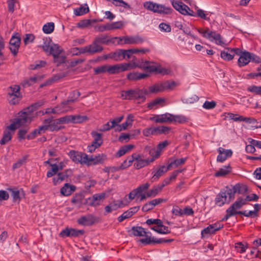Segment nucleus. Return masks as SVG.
Listing matches in <instances>:
<instances>
[{
    "label": "nucleus",
    "mask_w": 261,
    "mask_h": 261,
    "mask_svg": "<svg viewBox=\"0 0 261 261\" xmlns=\"http://www.w3.org/2000/svg\"><path fill=\"white\" fill-rule=\"evenodd\" d=\"M182 171L183 170L182 169H179L174 171L172 172V175L170 177L166 178L161 183H160V185H161V187H163L164 188L165 186L169 184L171 180L173 179H175L176 178L178 174L179 173H181Z\"/></svg>",
    "instance_id": "obj_34"
},
{
    "label": "nucleus",
    "mask_w": 261,
    "mask_h": 261,
    "mask_svg": "<svg viewBox=\"0 0 261 261\" xmlns=\"http://www.w3.org/2000/svg\"><path fill=\"white\" fill-rule=\"evenodd\" d=\"M107 159V156L103 154H98L94 157V162L93 164L96 165L98 164H102Z\"/></svg>",
    "instance_id": "obj_55"
},
{
    "label": "nucleus",
    "mask_w": 261,
    "mask_h": 261,
    "mask_svg": "<svg viewBox=\"0 0 261 261\" xmlns=\"http://www.w3.org/2000/svg\"><path fill=\"white\" fill-rule=\"evenodd\" d=\"M135 146L132 144H127L124 145L120 148L116 154V156L117 158L121 157L125 154L127 152L134 148Z\"/></svg>",
    "instance_id": "obj_36"
},
{
    "label": "nucleus",
    "mask_w": 261,
    "mask_h": 261,
    "mask_svg": "<svg viewBox=\"0 0 261 261\" xmlns=\"http://www.w3.org/2000/svg\"><path fill=\"white\" fill-rule=\"evenodd\" d=\"M103 49L102 46L100 45L98 43H95V40H93L91 44L89 45V54L93 55L96 53L101 52Z\"/></svg>",
    "instance_id": "obj_29"
},
{
    "label": "nucleus",
    "mask_w": 261,
    "mask_h": 261,
    "mask_svg": "<svg viewBox=\"0 0 261 261\" xmlns=\"http://www.w3.org/2000/svg\"><path fill=\"white\" fill-rule=\"evenodd\" d=\"M50 166H51V169L47 172V177H50L55 175L59 170V166L56 164H50Z\"/></svg>",
    "instance_id": "obj_54"
},
{
    "label": "nucleus",
    "mask_w": 261,
    "mask_h": 261,
    "mask_svg": "<svg viewBox=\"0 0 261 261\" xmlns=\"http://www.w3.org/2000/svg\"><path fill=\"white\" fill-rule=\"evenodd\" d=\"M147 90L145 88L131 89L128 90L122 91L121 98L123 100H141L142 102L145 101L147 95Z\"/></svg>",
    "instance_id": "obj_1"
},
{
    "label": "nucleus",
    "mask_w": 261,
    "mask_h": 261,
    "mask_svg": "<svg viewBox=\"0 0 261 261\" xmlns=\"http://www.w3.org/2000/svg\"><path fill=\"white\" fill-rule=\"evenodd\" d=\"M123 24L122 21H116L111 23H107L105 25H99L98 30L100 32H103L105 31L119 29L122 27Z\"/></svg>",
    "instance_id": "obj_17"
},
{
    "label": "nucleus",
    "mask_w": 261,
    "mask_h": 261,
    "mask_svg": "<svg viewBox=\"0 0 261 261\" xmlns=\"http://www.w3.org/2000/svg\"><path fill=\"white\" fill-rule=\"evenodd\" d=\"M163 91L164 90L162 83L156 84L153 86L149 87L148 90H147V95L151 93H158Z\"/></svg>",
    "instance_id": "obj_38"
},
{
    "label": "nucleus",
    "mask_w": 261,
    "mask_h": 261,
    "mask_svg": "<svg viewBox=\"0 0 261 261\" xmlns=\"http://www.w3.org/2000/svg\"><path fill=\"white\" fill-rule=\"evenodd\" d=\"M187 158H181L179 159H177L171 162L170 164H168V165L170 168L172 167L173 166H175V167H176L180 165L184 164Z\"/></svg>",
    "instance_id": "obj_56"
},
{
    "label": "nucleus",
    "mask_w": 261,
    "mask_h": 261,
    "mask_svg": "<svg viewBox=\"0 0 261 261\" xmlns=\"http://www.w3.org/2000/svg\"><path fill=\"white\" fill-rule=\"evenodd\" d=\"M165 102V99L163 98H156L154 100L147 104V108L152 109L153 107Z\"/></svg>",
    "instance_id": "obj_52"
},
{
    "label": "nucleus",
    "mask_w": 261,
    "mask_h": 261,
    "mask_svg": "<svg viewBox=\"0 0 261 261\" xmlns=\"http://www.w3.org/2000/svg\"><path fill=\"white\" fill-rule=\"evenodd\" d=\"M21 38L20 35L19 33H16L15 35L12 36L9 42V49L14 57L16 56L18 53Z\"/></svg>",
    "instance_id": "obj_9"
},
{
    "label": "nucleus",
    "mask_w": 261,
    "mask_h": 261,
    "mask_svg": "<svg viewBox=\"0 0 261 261\" xmlns=\"http://www.w3.org/2000/svg\"><path fill=\"white\" fill-rule=\"evenodd\" d=\"M163 188V187H161L160 184H159L149 190L147 193L146 196H156L162 191Z\"/></svg>",
    "instance_id": "obj_43"
},
{
    "label": "nucleus",
    "mask_w": 261,
    "mask_h": 261,
    "mask_svg": "<svg viewBox=\"0 0 261 261\" xmlns=\"http://www.w3.org/2000/svg\"><path fill=\"white\" fill-rule=\"evenodd\" d=\"M247 91L254 93L256 95H261V86L252 85L247 88Z\"/></svg>",
    "instance_id": "obj_58"
},
{
    "label": "nucleus",
    "mask_w": 261,
    "mask_h": 261,
    "mask_svg": "<svg viewBox=\"0 0 261 261\" xmlns=\"http://www.w3.org/2000/svg\"><path fill=\"white\" fill-rule=\"evenodd\" d=\"M159 29L161 31L169 33L171 31V28L169 24L164 22H162L159 24Z\"/></svg>",
    "instance_id": "obj_64"
},
{
    "label": "nucleus",
    "mask_w": 261,
    "mask_h": 261,
    "mask_svg": "<svg viewBox=\"0 0 261 261\" xmlns=\"http://www.w3.org/2000/svg\"><path fill=\"white\" fill-rule=\"evenodd\" d=\"M86 116L72 115L71 120L73 123H81L88 120Z\"/></svg>",
    "instance_id": "obj_47"
},
{
    "label": "nucleus",
    "mask_w": 261,
    "mask_h": 261,
    "mask_svg": "<svg viewBox=\"0 0 261 261\" xmlns=\"http://www.w3.org/2000/svg\"><path fill=\"white\" fill-rule=\"evenodd\" d=\"M75 190L76 187L75 186L66 183L61 189L60 193L63 196H69L73 192L75 191Z\"/></svg>",
    "instance_id": "obj_27"
},
{
    "label": "nucleus",
    "mask_w": 261,
    "mask_h": 261,
    "mask_svg": "<svg viewBox=\"0 0 261 261\" xmlns=\"http://www.w3.org/2000/svg\"><path fill=\"white\" fill-rule=\"evenodd\" d=\"M132 234L134 236L143 237L145 236L146 238L147 232L141 226H133L131 229Z\"/></svg>",
    "instance_id": "obj_35"
},
{
    "label": "nucleus",
    "mask_w": 261,
    "mask_h": 261,
    "mask_svg": "<svg viewBox=\"0 0 261 261\" xmlns=\"http://www.w3.org/2000/svg\"><path fill=\"white\" fill-rule=\"evenodd\" d=\"M203 37L210 40L211 41H215V43L219 45L223 46L224 42L220 34L217 33L214 31H209V29H206V32L203 35Z\"/></svg>",
    "instance_id": "obj_12"
},
{
    "label": "nucleus",
    "mask_w": 261,
    "mask_h": 261,
    "mask_svg": "<svg viewBox=\"0 0 261 261\" xmlns=\"http://www.w3.org/2000/svg\"><path fill=\"white\" fill-rule=\"evenodd\" d=\"M66 57L60 55H56L54 57V62L57 64V66H59L61 64L65 62Z\"/></svg>",
    "instance_id": "obj_53"
},
{
    "label": "nucleus",
    "mask_w": 261,
    "mask_h": 261,
    "mask_svg": "<svg viewBox=\"0 0 261 261\" xmlns=\"http://www.w3.org/2000/svg\"><path fill=\"white\" fill-rule=\"evenodd\" d=\"M30 114L24 110L17 113V117L11 120L12 123L8 126V128L15 131L17 128L24 125L27 122H31Z\"/></svg>",
    "instance_id": "obj_4"
},
{
    "label": "nucleus",
    "mask_w": 261,
    "mask_h": 261,
    "mask_svg": "<svg viewBox=\"0 0 261 261\" xmlns=\"http://www.w3.org/2000/svg\"><path fill=\"white\" fill-rule=\"evenodd\" d=\"M187 121V118L183 116L173 115V118H172V123H184Z\"/></svg>",
    "instance_id": "obj_57"
},
{
    "label": "nucleus",
    "mask_w": 261,
    "mask_h": 261,
    "mask_svg": "<svg viewBox=\"0 0 261 261\" xmlns=\"http://www.w3.org/2000/svg\"><path fill=\"white\" fill-rule=\"evenodd\" d=\"M129 63L118 64L114 65H109V74H115L129 69Z\"/></svg>",
    "instance_id": "obj_13"
},
{
    "label": "nucleus",
    "mask_w": 261,
    "mask_h": 261,
    "mask_svg": "<svg viewBox=\"0 0 261 261\" xmlns=\"http://www.w3.org/2000/svg\"><path fill=\"white\" fill-rule=\"evenodd\" d=\"M27 157V156H24L21 159L18 160L16 163L13 164L12 167L13 169L15 170L20 168L25 162Z\"/></svg>",
    "instance_id": "obj_60"
},
{
    "label": "nucleus",
    "mask_w": 261,
    "mask_h": 261,
    "mask_svg": "<svg viewBox=\"0 0 261 261\" xmlns=\"http://www.w3.org/2000/svg\"><path fill=\"white\" fill-rule=\"evenodd\" d=\"M164 91L166 90H172L177 85V84L174 81H166L162 83Z\"/></svg>",
    "instance_id": "obj_49"
},
{
    "label": "nucleus",
    "mask_w": 261,
    "mask_h": 261,
    "mask_svg": "<svg viewBox=\"0 0 261 261\" xmlns=\"http://www.w3.org/2000/svg\"><path fill=\"white\" fill-rule=\"evenodd\" d=\"M46 63L44 61H36L34 64L30 65L29 68L30 70H35L41 67H44Z\"/></svg>",
    "instance_id": "obj_50"
},
{
    "label": "nucleus",
    "mask_w": 261,
    "mask_h": 261,
    "mask_svg": "<svg viewBox=\"0 0 261 261\" xmlns=\"http://www.w3.org/2000/svg\"><path fill=\"white\" fill-rule=\"evenodd\" d=\"M85 233L84 230H78L74 228L66 227L63 229L59 233V236L65 237H77L83 235Z\"/></svg>",
    "instance_id": "obj_11"
},
{
    "label": "nucleus",
    "mask_w": 261,
    "mask_h": 261,
    "mask_svg": "<svg viewBox=\"0 0 261 261\" xmlns=\"http://www.w3.org/2000/svg\"><path fill=\"white\" fill-rule=\"evenodd\" d=\"M99 221V218L92 214L82 216L77 220L79 224L83 226H92Z\"/></svg>",
    "instance_id": "obj_10"
},
{
    "label": "nucleus",
    "mask_w": 261,
    "mask_h": 261,
    "mask_svg": "<svg viewBox=\"0 0 261 261\" xmlns=\"http://www.w3.org/2000/svg\"><path fill=\"white\" fill-rule=\"evenodd\" d=\"M259 197H239L237 200L229 207L234 213H238V210L241 209L244 205H246L248 201H257Z\"/></svg>",
    "instance_id": "obj_5"
},
{
    "label": "nucleus",
    "mask_w": 261,
    "mask_h": 261,
    "mask_svg": "<svg viewBox=\"0 0 261 261\" xmlns=\"http://www.w3.org/2000/svg\"><path fill=\"white\" fill-rule=\"evenodd\" d=\"M133 63H129L130 64V66H129V69H134L138 67L144 71L145 70V66H146L147 64H149L150 63L148 61H143V60H142L141 61H138V62H134V61H133Z\"/></svg>",
    "instance_id": "obj_33"
},
{
    "label": "nucleus",
    "mask_w": 261,
    "mask_h": 261,
    "mask_svg": "<svg viewBox=\"0 0 261 261\" xmlns=\"http://www.w3.org/2000/svg\"><path fill=\"white\" fill-rule=\"evenodd\" d=\"M173 241V239H165L163 238L157 239L154 237L151 238L149 236H147L146 238H142L140 240V241L145 245L149 244H162L164 243H170Z\"/></svg>",
    "instance_id": "obj_14"
},
{
    "label": "nucleus",
    "mask_w": 261,
    "mask_h": 261,
    "mask_svg": "<svg viewBox=\"0 0 261 261\" xmlns=\"http://www.w3.org/2000/svg\"><path fill=\"white\" fill-rule=\"evenodd\" d=\"M136 197H124L123 198L119 199H112L110 201L108 205L105 207L104 215H107L108 214L115 211L118 208H122L126 205Z\"/></svg>",
    "instance_id": "obj_3"
},
{
    "label": "nucleus",
    "mask_w": 261,
    "mask_h": 261,
    "mask_svg": "<svg viewBox=\"0 0 261 261\" xmlns=\"http://www.w3.org/2000/svg\"><path fill=\"white\" fill-rule=\"evenodd\" d=\"M133 216L132 213L129 210L124 212L120 216L118 217L117 220L119 222H122L124 220L128 219Z\"/></svg>",
    "instance_id": "obj_59"
},
{
    "label": "nucleus",
    "mask_w": 261,
    "mask_h": 261,
    "mask_svg": "<svg viewBox=\"0 0 261 261\" xmlns=\"http://www.w3.org/2000/svg\"><path fill=\"white\" fill-rule=\"evenodd\" d=\"M143 6L145 9L149 11L160 14V11L162 7V5L149 1L145 2L143 4Z\"/></svg>",
    "instance_id": "obj_24"
},
{
    "label": "nucleus",
    "mask_w": 261,
    "mask_h": 261,
    "mask_svg": "<svg viewBox=\"0 0 261 261\" xmlns=\"http://www.w3.org/2000/svg\"><path fill=\"white\" fill-rule=\"evenodd\" d=\"M215 231L214 230L212 225H208L207 227L204 228L201 231V236L203 237L204 234H211L215 233Z\"/></svg>",
    "instance_id": "obj_61"
},
{
    "label": "nucleus",
    "mask_w": 261,
    "mask_h": 261,
    "mask_svg": "<svg viewBox=\"0 0 261 261\" xmlns=\"http://www.w3.org/2000/svg\"><path fill=\"white\" fill-rule=\"evenodd\" d=\"M154 158L152 156L151 158H149L146 160L142 159L134 163V167L136 169H140L145 166H147L150 163L153 162L154 161Z\"/></svg>",
    "instance_id": "obj_30"
},
{
    "label": "nucleus",
    "mask_w": 261,
    "mask_h": 261,
    "mask_svg": "<svg viewBox=\"0 0 261 261\" xmlns=\"http://www.w3.org/2000/svg\"><path fill=\"white\" fill-rule=\"evenodd\" d=\"M91 135L94 138V140L92 142L91 144L88 146V149L89 152L92 153L102 145L103 139L102 134L100 133L92 131Z\"/></svg>",
    "instance_id": "obj_8"
},
{
    "label": "nucleus",
    "mask_w": 261,
    "mask_h": 261,
    "mask_svg": "<svg viewBox=\"0 0 261 261\" xmlns=\"http://www.w3.org/2000/svg\"><path fill=\"white\" fill-rule=\"evenodd\" d=\"M251 53L247 50H244L243 54L241 55L238 60V64L240 67H242L248 64L250 62Z\"/></svg>",
    "instance_id": "obj_19"
},
{
    "label": "nucleus",
    "mask_w": 261,
    "mask_h": 261,
    "mask_svg": "<svg viewBox=\"0 0 261 261\" xmlns=\"http://www.w3.org/2000/svg\"><path fill=\"white\" fill-rule=\"evenodd\" d=\"M86 7H83L81 6L79 8L74 9V13L76 16H81L89 12V9L87 4H85Z\"/></svg>",
    "instance_id": "obj_45"
},
{
    "label": "nucleus",
    "mask_w": 261,
    "mask_h": 261,
    "mask_svg": "<svg viewBox=\"0 0 261 261\" xmlns=\"http://www.w3.org/2000/svg\"><path fill=\"white\" fill-rule=\"evenodd\" d=\"M168 144V142L167 140L160 143L157 146L156 149H152L149 151V154L154 158V159L158 158L161 154L162 149L167 146Z\"/></svg>",
    "instance_id": "obj_20"
},
{
    "label": "nucleus",
    "mask_w": 261,
    "mask_h": 261,
    "mask_svg": "<svg viewBox=\"0 0 261 261\" xmlns=\"http://www.w3.org/2000/svg\"><path fill=\"white\" fill-rule=\"evenodd\" d=\"M81 95V93L76 90L72 91L69 93L68 98L62 102L63 105H67L69 103L74 102Z\"/></svg>",
    "instance_id": "obj_28"
},
{
    "label": "nucleus",
    "mask_w": 261,
    "mask_h": 261,
    "mask_svg": "<svg viewBox=\"0 0 261 261\" xmlns=\"http://www.w3.org/2000/svg\"><path fill=\"white\" fill-rule=\"evenodd\" d=\"M170 2L173 7L181 14L186 15L188 14L187 10H189V7L187 5L175 0H171Z\"/></svg>",
    "instance_id": "obj_16"
},
{
    "label": "nucleus",
    "mask_w": 261,
    "mask_h": 261,
    "mask_svg": "<svg viewBox=\"0 0 261 261\" xmlns=\"http://www.w3.org/2000/svg\"><path fill=\"white\" fill-rule=\"evenodd\" d=\"M11 129L8 128V126L3 132V137L0 140V144L4 145L7 144L12 139L13 133L11 132Z\"/></svg>",
    "instance_id": "obj_25"
},
{
    "label": "nucleus",
    "mask_w": 261,
    "mask_h": 261,
    "mask_svg": "<svg viewBox=\"0 0 261 261\" xmlns=\"http://www.w3.org/2000/svg\"><path fill=\"white\" fill-rule=\"evenodd\" d=\"M159 119H158L157 122L159 123H172V118H173V115L170 113H166L165 114L158 115Z\"/></svg>",
    "instance_id": "obj_31"
},
{
    "label": "nucleus",
    "mask_w": 261,
    "mask_h": 261,
    "mask_svg": "<svg viewBox=\"0 0 261 261\" xmlns=\"http://www.w3.org/2000/svg\"><path fill=\"white\" fill-rule=\"evenodd\" d=\"M94 74L98 75L100 74H103L106 72L109 73V65H103L94 68Z\"/></svg>",
    "instance_id": "obj_46"
},
{
    "label": "nucleus",
    "mask_w": 261,
    "mask_h": 261,
    "mask_svg": "<svg viewBox=\"0 0 261 261\" xmlns=\"http://www.w3.org/2000/svg\"><path fill=\"white\" fill-rule=\"evenodd\" d=\"M150 186V184L146 182L140 185L137 188L134 189L125 196H146L145 193Z\"/></svg>",
    "instance_id": "obj_15"
},
{
    "label": "nucleus",
    "mask_w": 261,
    "mask_h": 261,
    "mask_svg": "<svg viewBox=\"0 0 261 261\" xmlns=\"http://www.w3.org/2000/svg\"><path fill=\"white\" fill-rule=\"evenodd\" d=\"M44 104V101L42 100L38 101L34 103H33L29 107H27L26 109H25V110L28 113L31 115L33 112L36 111L39 107L43 106Z\"/></svg>",
    "instance_id": "obj_40"
},
{
    "label": "nucleus",
    "mask_w": 261,
    "mask_h": 261,
    "mask_svg": "<svg viewBox=\"0 0 261 261\" xmlns=\"http://www.w3.org/2000/svg\"><path fill=\"white\" fill-rule=\"evenodd\" d=\"M63 51V49L58 44H53L52 45H51L49 55H52L54 57L55 55H61Z\"/></svg>",
    "instance_id": "obj_42"
},
{
    "label": "nucleus",
    "mask_w": 261,
    "mask_h": 261,
    "mask_svg": "<svg viewBox=\"0 0 261 261\" xmlns=\"http://www.w3.org/2000/svg\"><path fill=\"white\" fill-rule=\"evenodd\" d=\"M216 102L215 101H205L203 103L202 107L206 110H210L215 108L216 106Z\"/></svg>",
    "instance_id": "obj_62"
},
{
    "label": "nucleus",
    "mask_w": 261,
    "mask_h": 261,
    "mask_svg": "<svg viewBox=\"0 0 261 261\" xmlns=\"http://www.w3.org/2000/svg\"><path fill=\"white\" fill-rule=\"evenodd\" d=\"M68 155L73 162L76 163L82 162V152L75 150H70L68 153Z\"/></svg>",
    "instance_id": "obj_32"
},
{
    "label": "nucleus",
    "mask_w": 261,
    "mask_h": 261,
    "mask_svg": "<svg viewBox=\"0 0 261 261\" xmlns=\"http://www.w3.org/2000/svg\"><path fill=\"white\" fill-rule=\"evenodd\" d=\"M105 197H89L87 198H80V199H76L75 197L71 199L72 203H77L78 206L81 204H84L88 206H95L99 204L101 199Z\"/></svg>",
    "instance_id": "obj_6"
},
{
    "label": "nucleus",
    "mask_w": 261,
    "mask_h": 261,
    "mask_svg": "<svg viewBox=\"0 0 261 261\" xmlns=\"http://www.w3.org/2000/svg\"><path fill=\"white\" fill-rule=\"evenodd\" d=\"M124 40V44H133L143 42L144 40L139 36H125L121 37Z\"/></svg>",
    "instance_id": "obj_26"
},
{
    "label": "nucleus",
    "mask_w": 261,
    "mask_h": 261,
    "mask_svg": "<svg viewBox=\"0 0 261 261\" xmlns=\"http://www.w3.org/2000/svg\"><path fill=\"white\" fill-rule=\"evenodd\" d=\"M231 167L229 165L224 166L223 168L219 169V170L215 173L216 177H223L228 174L231 172Z\"/></svg>",
    "instance_id": "obj_37"
},
{
    "label": "nucleus",
    "mask_w": 261,
    "mask_h": 261,
    "mask_svg": "<svg viewBox=\"0 0 261 261\" xmlns=\"http://www.w3.org/2000/svg\"><path fill=\"white\" fill-rule=\"evenodd\" d=\"M170 169V168L169 165H168L167 167H166L165 165L159 166L151 177V181L154 182L158 180L159 178L163 175L164 173L167 172L168 170Z\"/></svg>",
    "instance_id": "obj_22"
},
{
    "label": "nucleus",
    "mask_w": 261,
    "mask_h": 261,
    "mask_svg": "<svg viewBox=\"0 0 261 261\" xmlns=\"http://www.w3.org/2000/svg\"><path fill=\"white\" fill-rule=\"evenodd\" d=\"M66 177L64 175L63 172H59L58 173L57 177L53 178V182L54 185H57L58 183H59L64 179H65Z\"/></svg>",
    "instance_id": "obj_63"
},
{
    "label": "nucleus",
    "mask_w": 261,
    "mask_h": 261,
    "mask_svg": "<svg viewBox=\"0 0 261 261\" xmlns=\"http://www.w3.org/2000/svg\"><path fill=\"white\" fill-rule=\"evenodd\" d=\"M20 86L18 85H13L8 87V95L10 97L15 96L16 98H22V95L21 93Z\"/></svg>",
    "instance_id": "obj_23"
},
{
    "label": "nucleus",
    "mask_w": 261,
    "mask_h": 261,
    "mask_svg": "<svg viewBox=\"0 0 261 261\" xmlns=\"http://www.w3.org/2000/svg\"><path fill=\"white\" fill-rule=\"evenodd\" d=\"M219 153L217 158V161L218 162L223 163L227 158H230L232 155V151L230 149H225L222 147H219L218 149Z\"/></svg>",
    "instance_id": "obj_18"
},
{
    "label": "nucleus",
    "mask_w": 261,
    "mask_h": 261,
    "mask_svg": "<svg viewBox=\"0 0 261 261\" xmlns=\"http://www.w3.org/2000/svg\"><path fill=\"white\" fill-rule=\"evenodd\" d=\"M7 190L11 192V196H25V193L22 188H9Z\"/></svg>",
    "instance_id": "obj_41"
},
{
    "label": "nucleus",
    "mask_w": 261,
    "mask_h": 261,
    "mask_svg": "<svg viewBox=\"0 0 261 261\" xmlns=\"http://www.w3.org/2000/svg\"><path fill=\"white\" fill-rule=\"evenodd\" d=\"M248 186L243 183H238L234 186H226L222 189L217 196H234L236 193L244 195L249 194Z\"/></svg>",
    "instance_id": "obj_2"
},
{
    "label": "nucleus",
    "mask_w": 261,
    "mask_h": 261,
    "mask_svg": "<svg viewBox=\"0 0 261 261\" xmlns=\"http://www.w3.org/2000/svg\"><path fill=\"white\" fill-rule=\"evenodd\" d=\"M149 76V74L138 72H130L127 74V79L130 81H137Z\"/></svg>",
    "instance_id": "obj_21"
},
{
    "label": "nucleus",
    "mask_w": 261,
    "mask_h": 261,
    "mask_svg": "<svg viewBox=\"0 0 261 261\" xmlns=\"http://www.w3.org/2000/svg\"><path fill=\"white\" fill-rule=\"evenodd\" d=\"M230 48L226 47L221 52V57L224 60L229 61L233 59V55L230 53Z\"/></svg>",
    "instance_id": "obj_39"
},
{
    "label": "nucleus",
    "mask_w": 261,
    "mask_h": 261,
    "mask_svg": "<svg viewBox=\"0 0 261 261\" xmlns=\"http://www.w3.org/2000/svg\"><path fill=\"white\" fill-rule=\"evenodd\" d=\"M60 124L61 123L60 122H59L58 118L53 119L49 130L51 132H54L58 131L62 128H64V126L60 125Z\"/></svg>",
    "instance_id": "obj_44"
},
{
    "label": "nucleus",
    "mask_w": 261,
    "mask_h": 261,
    "mask_svg": "<svg viewBox=\"0 0 261 261\" xmlns=\"http://www.w3.org/2000/svg\"><path fill=\"white\" fill-rule=\"evenodd\" d=\"M55 28V24L54 22H48L43 26V31L45 34H50L52 33Z\"/></svg>",
    "instance_id": "obj_51"
},
{
    "label": "nucleus",
    "mask_w": 261,
    "mask_h": 261,
    "mask_svg": "<svg viewBox=\"0 0 261 261\" xmlns=\"http://www.w3.org/2000/svg\"><path fill=\"white\" fill-rule=\"evenodd\" d=\"M171 127L166 126H161L156 127H148L143 130V134L145 137L151 135H167L169 134Z\"/></svg>",
    "instance_id": "obj_7"
},
{
    "label": "nucleus",
    "mask_w": 261,
    "mask_h": 261,
    "mask_svg": "<svg viewBox=\"0 0 261 261\" xmlns=\"http://www.w3.org/2000/svg\"><path fill=\"white\" fill-rule=\"evenodd\" d=\"M94 40H95V43H98L99 44H108V36L107 35H99L96 37Z\"/></svg>",
    "instance_id": "obj_48"
}]
</instances>
